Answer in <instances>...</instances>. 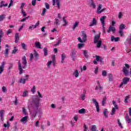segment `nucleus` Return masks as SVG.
<instances>
[{"label":"nucleus","instance_id":"52","mask_svg":"<svg viewBox=\"0 0 131 131\" xmlns=\"http://www.w3.org/2000/svg\"><path fill=\"white\" fill-rule=\"evenodd\" d=\"M112 79H113V76L112 74H108V80L109 81H112Z\"/></svg>","mask_w":131,"mask_h":131},{"label":"nucleus","instance_id":"32","mask_svg":"<svg viewBox=\"0 0 131 131\" xmlns=\"http://www.w3.org/2000/svg\"><path fill=\"white\" fill-rule=\"evenodd\" d=\"M62 21H63V22H64V24L63 25V26H67V24H68V22L67 21V20L66 19V17H63Z\"/></svg>","mask_w":131,"mask_h":131},{"label":"nucleus","instance_id":"27","mask_svg":"<svg viewBox=\"0 0 131 131\" xmlns=\"http://www.w3.org/2000/svg\"><path fill=\"white\" fill-rule=\"evenodd\" d=\"M29 94V91L28 90H24L23 93V97H28V95Z\"/></svg>","mask_w":131,"mask_h":131},{"label":"nucleus","instance_id":"25","mask_svg":"<svg viewBox=\"0 0 131 131\" xmlns=\"http://www.w3.org/2000/svg\"><path fill=\"white\" fill-rule=\"evenodd\" d=\"M90 6L93 8V9H96V3H95L94 0H90Z\"/></svg>","mask_w":131,"mask_h":131},{"label":"nucleus","instance_id":"11","mask_svg":"<svg viewBox=\"0 0 131 131\" xmlns=\"http://www.w3.org/2000/svg\"><path fill=\"white\" fill-rule=\"evenodd\" d=\"M104 11H106V8H103L102 9V5H99L97 8V13L101 14V13H103Z\"/></svg>","mask_w":131,"mask_h":131},{"label":"nucleus","instance_id":"53","mask_svg":"<svg viewBox=\"0 0 131 131\" xmlns=\"http://www.w3.org/2000/svg\"><path fill=\"white\" fill-rule=\"evenodd\" d=\"M18 51V49L16 48H14V50H12V54H15Z\"/></svg>","mask_w":131,"mask_h":131},{"label":"nucleus","instance_id":"46","mask_svg":"<svg viewBox=\"0 0 131 131\" xmlns=\"http://www.w3.org/2000/svg\"><path fill=\"white\" fill-rule=\"evenodd\" d=\"M32 105V104H31V101H30V100H29V102H28V108L29 111H30V107H31Z\"/></svg>","mask_w":131,"mask_h":131},{"label":"nucleus","instance_id":"63","mask_svg":"<svg viewBox=\"0 0 131 131\" xmlns=\"http://www.w3.org/2000/svg\"><path fill=\"white\" fill-rule=\"evenodd\" d=\"M45 7L47 10H49L50 9V5L48 4V3H45Z\"/></svg>","mask_w":131,"mask_h":131},{"label":"nucleus","instance_id":"41","mask_svg":"<svg viewBox=\"0 0 131 131\" xmlns=\"http://www.w3.org/2000/svg\"><path fill=\"white\" fill-rule=\"evenodd\" d=\"M5 35V33L4 32V31H3L2 29L0 30V39H2V38L3 36Z\"/></svg>","mask_w":131,"mask_h":131},{"label":"nucleus","instance_id":"59","mask_svg":"<svg viewBox=\"0 0 131 131\" xmlns=\"http://www.w3.org/2000/svg\"><path fill=\"white\" fill-rule=\"evenodd\" d=\"M119 33L120 36H121V37L123 36V30H120Z\"/></svg>","mask_w":131,"mask_h":131},{"label":"nucleus","instance_id":"6","mask_svg":"<svg viewBox=\"0 0 131 131\" xmlns=\"http://www.w3.org/2000/svg\"><path fill=\"white\" fill-rule=\"evenodd\" d=\"M129 69V65L127 64H125V67L123 68V72L125 75L127 76L128 75V73H129V72L128 71V70Z\"/></svg>","mask_w":131,"mask_h":131},{"label":"nucleus","instance_id":"45","mask_svg":"<svg viewBox=\"0 0 131 131\" xmlns=\"http://www.w3.org/2000/svg\"><path fill=\"white\" fill-rule=\"evenodd\" d=\"M4 127H7V128H9V127H10V122H9V121H7V124L4 123Z\"/></svg>","mask_w":131,"mask_h":131},{"label":"nucleus","instance_id":"43","mask_svg":"<svg viewBox=\"0 0 131 131\" xmlns=\"http://www.w3.org/2000/svg\"><path fill=\"white\" fill-rule=\"evenodd\" d=\"M125 28V25L123 24H121L119 27L120 30H123Z\"/></svg>","mask_w":131,"mask_h":131},{"label":"nucleus","instance_id":"9","mask_svg":"<svg viewBox=\"0 0 131 131\" xmlns=\"http://www.w3.org/2000/svg\"><path fill=\"white\" fill-rule=\"evenodd\" d=\"M93 102L94 104L95 105L96 111L98 112H100V105H99V102H98V101H97V99L94 98L93 99Z\"/></svg>","mask_w":131,"mask_h":131},{"label":"nucleus","instance_id":"18","mask_svg":"<svg viewBox=\"0 0 131 131\" xmlns=\"http://www.w3.org/2000/svg\"><path fill=\"white\" fill-rule=\"evenodd\" d=\"M67 58V55H66V54L65 53H62L61 54V63L63 64L65 62V59Z\"/></svg>","mask_w":131,"mask_h":131},{"label":"nucleus","instance_id":"30","mask_svg":"<svg viewBox=\"0 0 131 131\" xmlns=\"http://www.w3.org/2000/svg\"><path fill=\"white\" fill-rule=\"evenodd\" d=\"M6 16L7 15H6L5 14H3L0 15V22H2L3 20H5L6 19Z\"/></svg>","mask_w":131,"mask_h":131},{"label":"nucleus","instance_id":"15","mask_svg":"<svg viewBox=\"0 0 131 131\" xmlns=\"http://www.w3.org/2000/svg\"><path fill=\"white\" fill-rule=\"evenodd\" d=\"M86 94V91L83 90V93L80 95V98L82 101H84L85 100V95Z\"/></svg>","mask_w":131,"mask_h":131},{"label":"nucleus","instance_id":"1","mask_svg":"<svg viewBox=\"0 0 131 131\" xmlns=\"http://www.w3.org/2000/svg\"><path fill=\"white\" fill-rule=\"evenodd\" d=\"M32 104L37 107L36 110L33 109L32 112L30 113L32 118H34L36 117V114H37V111L38 110V107L39 106V98L37 95L33 97Z\"/></svg>","mask_w":131,"mask_h":131},{"label":"nucleus","instance_id":"54","mask_svg":"<svg viewBox=\"0 0 131 131\" xmlns=\"http://www.w3.org/2000/svg\"><path fill=\"white\" fill-rule=\"evenodd\" d=\"M62 41V39L59 38V39L57 41V42L56 44H55V46H59L60 43H61V42Z\"/></svg>","mask_w":131,"mask_h":131},{"label":"nucleus","instance_id":"39","mask_svg":"<svg viewBox=\"0 0 131 131\" xmlns=\"http://www.w3.org/2000/svg\"><path fill=\"white\" fill-rule=\"evenodd\" d=\"M56 56L55 55H53L52 56V62H53V66H55V64H56Z\"/></svg>","mask_w":131,"mask_h":131},{"label":"nucleus","instance_id":"21","mask_svg":"<svg viewBox=\"0 0 131 131\" xmlns=\"http://www.w3.org/2000/svg\"><path fill=\"white\" fill-rule=\"evenodd\" d=\"M120 38L119 37H115L114 36H112L111 37V41H115V42H117V41H119Z\"/></svg>","mask_w":131,"mask_h":131},{"label":"nucleus","instance_id":"13","mask_svg":"<svg viewBox=\"0 0 131 131\" xmlns=\"http://www.w3.org/2000/svg\"><path fill=\"white\" fill-rule=\"evenodd\" d=\"M97 24H98V22L97 21V19L96 18H93V20L91 23L90 24V27H92V26H96Z\"/></svg>","mask_w":131,"mask_h":131},{"label":"nucleus","instance_id":"22","mask_svg":"<svg viewBox=\"0 0 131 131\" xmlns=\"http://www.w3.org/2000/svg\"><path fill=\"white\" fill-rule=\"evenodd\" d=\"M73 75L76 77V78H77L79 76V72H78V70H76L74 71V72L73 73Z\"/></svg>","mask_w":131,"mask_h":131},{"label":"nucleus","instance_id":"56","mask_svg":"<svg viewBox=\"0 0 131 131\" xmlns=\"http://www.w3.org/2000/svg\"><path fill=\"white\" fill-rule=\"evenodd\" d=\"M23 113L25 115H27V112H26V109L25 108V107L23 108Z\"/></svg>","mask_w":131,"mask_h":131},{"label":"nucleus","instance_id":"55","mask_svg":"<svg viewBox=\"0 0 131 131\" xmlns=\"http://www.w3.org/2000/svg\"><path fill=\"white\" fill-rule=\"evenodd\" d=\"M21 47L24 50H27V48H26V45L25 43H22Z\"/></svg>","mask_w":131,"mask_h":131},{"label":"nucleus","instance_id":"42","mask_svg":"<svg viewBox=\"0 0 131 131\" xmlns=\"http://www.w3.org/2000/svg\"><path fill=\"white\" fill-rule=\"evenodd\" d=\"M36 88L35 86H33V88L31 89V92L32 94H35Z\"/></svg>","mask_w":131,"mask_h":131},{"label":"nucleus","instance_id":"60","mask_svg":"<svg viewBox=\"0 0 131 131\" xmlns=\"http://www.w3.org/2000/svg\"><path fill=\"white\" fill-rule=\"evenodd\" d=\"M95 58H96V61H101V57H100L98 55H96L95 56Z\"/></svg>","mask_w":131,"mask_h":131},{"label":"nucleus","instance_id":"29","mask_svg":"<svg viewBox=\"0 0 131 131\" xmlns=\"http://www.w3.org/2000/svg\"><path fill=\"white\" fill-rule=\"evenodd\" d=\"M34 55L35 57V60H38L39 57L38 56V53L36 52V50H34Z\"/></svg>","mask_w":131,"mask_h":131},{"label":"nucleus","instance_id":"5","mask_svg":"<svg viewBox=\"0 0 131 131\" xmlns=\"http://www.w3.org/2000/svg\"><path fill=\"white\" fill-rule=\"evenodd\" d=\"M113 105L114 107L112 108V113L111 115H114L115 113H116V110H118L119 107H118V105H117V103L115 101H113Z\"/></svg>","mask_w":131,"mask_h":131},{"label":"nucleus","instance_id":"12","mask_svg":"<svg viewBox=\"0 0 131 131\" xmlns=\"http://www.w3.org/2000/svg\"><path fill=\"white\" fill-rule=\"evenodd\" d=\"M39 21H37V23L35 24V25H32L29 26V29L30 30H33V29H35L37 26H39Z\"/></svg>","mask_w":131,"mask_h":131},{"label":"nucleus","instance_id":"37","mask_svg":"<svg viewBox=\"0 0 131 131\" xmlns=\"http://www.w3.org/2000/svg\"><path fill=\"white\" fill-rule=\"evenodd\" d=\"M78 112L79 114H84V113H85V109L81 108V110H79Z\"/></svg>","mask_w":131,"mask_h":131},{"label":"nucleus","instance_id":"50","mask_svg":"<svg viewBox=\"0 0 131 131\" xmlns=\"http://www.w3.org/2000/svg\"><path fill=\"white\" fill-rule=\"evenodd\" d=\"M102 76H104V77L107 76V71H106L105 70L102 71Z\"/></svg>","mask_w":131,"mask_h":131},{"label":"nucleus","instance_id":"16","mask_svg":"<svg viewBox=\"0 0 131 131\" xmlns=\"http://www.w3.org/2000/svg\"><path fill=\"white\" fill-rule=\"evenodd\" d=\"M116 29H115V27H112L111 26H110V28L108 29V30H107V32L108 33H110V32H113V33H114V32H115Z\"/></svg>","mask_w":131,"mask_h":131},{"label":"nucleus","instance_id":"8","mask_svg":"<svg viewBox=\"0 0 131 131\" xmlns=\"http://www.w3.org/2000/svg\"><path fill=\"white\" fill-rule=\"evenodd\" d=\"M28 77H29V75H27L25 76L21 77L19 80L20 83L25 84V82H26V80L28 79Z\"/></svg>","mask_w":131,"mask_h":131},{"label":"nucleus","instance_id":"2","mask_svg":"<svg viewBox=\"0 0 131 131\" xmlns=\"http://www.w3.org/2000/svg\"><path fill=\"white\" fill-rule=\"evenodd\" d=\"M27 65V60H26V57L23 56L22 58V62L19 61L18 64V70L19 71V74L21 75L22 73H24L26 69V67Z\"/></svg>","mask_w":131,"mask_h":131},{"label":"nucleus","instance_id":"3","mask_svg":"<svg viewBox=\"0 0 131 131\" xmlns=\"http://www.w3.org/2000/svg\"><path fill=\"white\" fill-rule=\"evenodd\" d=\"M101 37V33L98 34L96 35L94 37V43H96V48L100 49L101 46H102V40H100V37Z\"/></svg>","mask_w":131,"mask_h":131},{"label":"nucleus","instance_id":"31","mask_svg":"<svg viewBox=\"0 0 131 131\" xmlns=\"http://www.w3.org/2000/svg\"><path fill=\"white\" fill-rule=\"evenodd\" d=\"M105 19H106V16H103L100 19V21L101 23V24H105Z\"/></svg>","mask_w":131,"mask_h":131},{"label":"nucleus","instance_id":"33","mask_svg":"<svg viewBox=\"0 0 131 131\" xmlns=\"http://www.w3.org/2000/svg\"><path fill=\"white\" fill-rule=\"evenodd\" d=\"M52 64H53V61L52 60H50L47 62V68L49 69H51V66H52Z\"/></svg>","mask_w":131,"mask_h":131},{"label":"nucleus","instance_id":"35","mask_svg":"<svg viewBox=\"0 0 131 131\" xmlns=\"http://www.w3.org/2000/svg\"><path fill=\"white\" fill-rule=\"evenodd\" d=\"M90 128L92 131H97V126L96 125H92Z\"/></svg>","mask_w":131,"mask_h":131},{"label":"nucleus","instance_id":"19","mask_svg":"<svg viewBox=\"0 0 131 131\" xmlns=\"http://www.w3.org/2000/svg\"><path fill=\"white\" fill-rule=\"evenodd\" d=\"M28 119V116H26L20 120V121L22 122V123H24V124H25V123L27 122Z\"/></svg>","mask_w":131,"mask_h":131},{"label":"nucleus","instance_id":"44","mask_svg":"<svg viewBox=\"0 0 131 131\" xmlns=\"http://www.w3.org/2000/svg\"><path fill=\"white\" fill-rule=\"evenodd\" d=\"M83 55L85 58H89V54H88V51L86 50H83Z\"/></svg>","mask_w":131,"mask_h":131},{"label":"nucleus","instance_id":"51","mask_svg":"<svg viewBox=\"0 0 131 131\" xmlns=\"http://www.w3.org/2000/svg\"><path fill=\"white\" fill-rule=\"evenodd\" d=\"M118 124L121 128H123V126H122V124H121V122H120V120L119 119L118 120Z\"/></svg>","mask_w":131,"mask_h":131},{"label":"nucleus","instance_id":"49","mask_svg":"<svg viewBox=\"0 0 131 131\" xmlns=\"http://www.w3.org/2000/svg\"><path fill=\"white\" fill-rule=\"evenodd\" d=\"M83 47H84V44H83V43H78V49H81V48H83Z\"/></svg>","mask_w":131,"mask_h":131},{"label":"nucleus","instance_id":"47","mask_svg":"<svg viewBox=\"0 0 131 131\" xmlns=\"http://www.w3.org/2000/svg\"><path fill=\"white\" fill-rule=\"evenodd\" d=\"M4 53L5 54V56H6V57H8V55H9V49L6 48L5 49V51L4 52Z\"/></svg>","mask_w":131,"mask_h":131},{"label":"nucleus","instance_id":"57","mask_svg":"<svg viewBox=\"0 0 131 131\" xmlns=\"http://www.w3.org/2000/svg\"><path fill=\"white\" fill-rule=\"evenodd\" d=\"M2 92H3V93H7V88H6V86H3L2 87Z\"/></svg>","mask_w":131,"mask_h":131},{"label":"nucleus","instance_id":"28","mask_svg":"<svg viewBox=\"0 0 131 131\" xmlns=\"http://www.w3.org/2000/svg\"><path fill=\"white\" fill-rule=\"evenodd\" d=\"M54 25L57 26V25H60V20L58 18H55L54 19Z\"/></svg>","mask_w":131,"mask_h":131},{"label":"nucleus","instance_id":"17","mask_svg":"<svg viewBox=\"0 0 131 131\" xmlns=\"http://www.w3.org/2000/svg\"><path fill=\"white\" fill-rule=\"evenodd\" d=\"M5 65H6V62L3 61L2 63L1 66H0V74H1L2 73H3V72H4V68H5Z\"/></svg>","mask_w":131,"mask_h":131},{"label":"nucleus","instance_id":"26","mask_svg":"<svg viewBox=\"0 0 131 131\" xmlns=\"http://www.w3.org/2000/svg\"><path fill=\"white\" fill-rule=\"evenodd\" d=\"M78 25H79V21H76L73 26V28L72 29L73 30H75V29L78 27Z\"/></svg>","mask_w":131,"mask_h":131},{"label":"nucleus","instance_id":"10","mask_svg":"<svg viewBox=\"0 0 131 131\" xmlns=\"http://www.w3.org/2000/svg\"><path fill=\"white\" fill-rule=\"evenodd\" d=\"M60 0H56V5L57 7V9H61V3H60ZM53 1V6H55L56 5V0H52Z\"/></svg>","mask_w":131,"mask_h":131},{"label":"nucleus","instance_id":"34","mask_svg":"<svg viewBox=\"0 0 131 131\" xmlns=\"http://www.w3.org/2000/svg\"><path fill=\"white\" fill-rule=\"evenodd\" d=\"M35 47H37V49H41V46H40V42L38 41H36L35 42Z\"/></svg>","mask_w":131,"mask_h":131},{"label":"nucleus","instance_id":"36","mask_svg":"<svg viewBox=\"0 0 131 131\" xmlns=\"http://www.w3.org/2000/svg\"><path fill=\"white\" fill-rule=\"evenodd\" d=\"M43 51L44 53V56L45 57L48 56V48H47L46 47L44 48Z\"/></svg>","mask_w":131,"mask_h":131},{"label":"nucleus","instance_id":"64","mask_svg":"<svg viewBox=\"0 0 131 131\" xmlns=\"http://www.w3.org/2000/svg\"><path fill=\"white\" fill-rule=\"evenodd\" d=\"M84 127V131H88V126H86V125L84 124L83 126Z\"/></svg>","mask_w":131,"mask_h":131},{"label":"nucleus","instance_id":"24","mask_svg":"<svg viewBox=\"0 0 131 131\" xmlns=\"http://www.w3.org/2000/svg\"><path fill=\"white\" fill-rule=\"evenodd\" d=\"M20 37H19V34L18 33H16L15 34V43H18V41H19Z\"/></svg>","mask_w":131,"mask_h":131},{"label":"nucleus","instance_id":"61","mask_svg":"<svg viewBox=\"0 0 131 131\" xmlns=\"http://www.w3.org/2000/svg\"><path fill=\"white\" fill-rule=\"evenodd\" d=\"M34 58V56H33V54L31 53L30 56V61H32L33 60Z\"/></svg>","mask_w":131,"mask_h":131},{"label":"nucleus","instance_id":"14","mask_svg":"<svg viewBox=\"0 0 131 131\" xmlns=\"http://www.w3.org/2000/svg\"><path fill=\"white\" fill-rule=\"evenodd\" d=\"M77 52V51L75 49L72 50L71 56V57H72L73 61H74V60H75V56L76 55Z\"/></svg>","mask_w":131,"mask_h":131},{"label":"nucleus","instance_id":"62","mask_svg":"<svg viewBox=\"0 0 131 131\" xmlns=\"http://www.w3.org/2000/svg\"><path fill=\"white\" fill-rule=\"evenodd\" d=\"M13 3H14V2H13V0H11L10 3L8 6V8H11V7H12V6H13Z\"/></svg>","mask_w":131,"mask_h":131},{"label":"nucleus","instance_id":"58","mask_svg":"<svg viewBox=\"0 0 131 131\" xmlns=\"http://www.w3.org/2000/svg\"><path fill=\"white\" fill-rule=\"evenodd\" d=\"M86 70V66H83V68L81 69V72L82 71H85Z\"/></svg>","mask_w":131,"mask_h":131},{"label":"nucleus","instance_id":"48","mask_svg":"<svg viewBox=\"0 0 131 131\" xmlns=\"http://www.w3.org/2000/svg\"><path fill=\"white\" fill-rule=\"evenodd\" d=\"M122 16H123V13H122L121 11L119 12L118 14L119 19H121L122 18Z\"/></svg>","mask_w":131,"mask_h":131},{"label":"nucleus","instance_id":"7","mask_svg":"<svg viewBox=\"0 0 131 131\" xmlns=\"http://www.w3.org/2000/svg\"><path fill=\"white\" fill-rule=\"evenodd\" d=\"M129 79H130L128 77H124L123 79L122 82L120 84L119 88H122V85H123V84H127L128 81H129Z\"/></svg>","mask_w":131,"mask_h":131},{"label":"nucleus","instance_id":"20","mask_svg":"<svg viewBox=\"0 0 131 131\" xmlns=\"http://www.w3.org/2000/svg\"><path fill=\"white\" fill-rule=\"evenodd\" d=\"M97 82L98 85L95 88V91H102V89H103V88L100 85V82H99V81H97Z\"/></svg>","mask_w":131,"mask_h":131},{"label":"nucleus","instance_id":"40","mask_svg":"<svg viewBox=\"0 0 131 131\" xmlns=\"http://www.w3.org/2000/svg\"><path fill=\"white\" fill-rule=\"evenodd\" d=\"M129 98H130V95L126 96L125 98L124 102L127 104V103H128V99H129Z\"/></svg>","mask_w":131,"mask_h":131},{"label":"nucleus","instance_id":"4","mask_svg":"<svg viewBox=\"0 0 131 131\" xmlns=\"http://www.w3.org/2000/svg\"><path fill=\"white\" fill-rule=\"evenodd\" d=\"M82 37V39L81 38ZM81 37H79L78 38V40L79 41V42H85L86 40H88L87 36H86V34H85V31H82L81 32Z\"/></svg>","mask_w":131,"mask_h":131},{"label":"nucleus","instance_id":"38","mask_svg":"<svg viewBox=\"0 0 131 131\" xmlns=\"http://www.w3.org/2000/svg\"><path fill=\"white\" fill-rule=\"evenodd\" d=\"M108 110L107 109H105L103 111V115H104L105 117H106V118H108Z\"/></svg>","mask_w":131,"mask_h":131},{"label":"nucleus","instance_id":"23","mask_svg":"<svg viewBox=\"0 0 131 131\" xmlns=\"http://www.w3.org/2000/svg\"><path fill=\"white\" fill-rule=\"evenodd\" d=\"M4 114H5V110H2L0 111V117L2 121L4 120Z\"/></svg>","mask_w":131,"mask_h":131}]
</instances>
